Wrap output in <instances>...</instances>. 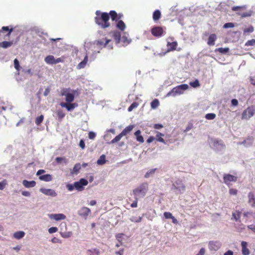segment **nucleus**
I'll use <instances>...</instances> for the list:
<instances>
[{
    "mask_svg": "<svg viewBox=\"0 0 255 255\" xmlns=\"http://www.w3.org/2000/svg\"><path fill=\"white\" fill-rule=\"evenodd\" d=\"M96 16L95 17V23L101 28L105 29L110 26L109 22L110 14V12H101L97 10L95 12Z\"/></svg>",
    "mask_w": 255,
    "mask_h": 255,
    "instance_id": "nucleus-1",
    "label": "nucleus"
},
{
    "mask_svg": "<svg viewBox=\"0 0 255 255\" xmlns=\"http://www.w3.org/2000/svg\"><path fill=\"white\" fill-rule=\"evenodd\" d=\"M110 14L112 20L116 22V28L121 31H124L126 25L125 22L121 20L123 17V14L122 13H117L115 10H111Z\"/></svg>",
    "mask_w": 255,
    "mask_h": 255,
    "instance_id": "nucleus-2",
    "label": "nucleus"
},
{
    "mask_svg": "<svg viewBox=\"0 0 255 255\" xmlns=\"http://www.w3.org/2000/svg\"><path fill=\"white\" fill-rule=\"evenodd\" d=\"M148 189V185L147 183H143L139 186L133 190V194L135 198L143 197L145 196Z\"/></svg>",
    "mask_w": 255,
    "mask_h": 255,
    "instance_id": "nucleus-3",
    "label": "nucleus"
},
{
    "mask_svg": "<svg viewBox=\"0 0 255 255\" xmlns=\"http://www.w3.org/2000/svg\"><path fill=\"white\" fill-rule=\"evenodd\" d=\"M70 91L71 90L69 88H63L61 90L60 95L65 96L66 103H71L74 100V92L70 93Z\"/></svg>",
    "mask_w": 255,
    "mask_h": 255,
    "instance_id": "nucleus-4",
    "label": "nucleus"
},
{
    "mask_svg": "<svg viewBox=\"0 0 255 255\" xmlns=\"http://www.w3.org/2000/svg\"><path fill=\"white\" fill-rule=\"evenodd\" d=\"M189 86L187 84H184L177 86L172 89L169 92L168 95L172 94L173 96H175L176 95H180L184 93V91L188 89Z\"/></svg>",
    "mask_w": 255,
    "mask_h": 255,
    "instance_id": "nucleus-5",
    "label": "nucleus"
},
{
    "mask_svg": "<svg viewBox=\"0 0 255 255\" xmlns=\"http://www.w3.org/2000/svg\"><path fill=\"white\" fill-rule=\"evenodd\" d=\"M255 114V106H251L245 110L242 114V119L249 120Z\"/></svg>",
    "mask_w": 255,
    "mask_h": 255,
    "instance_id": "nucleus-6",
    "label": "nucleus"
},
{
    "mask_svg": "<svg viewBox=\"0 0 255 255\" xmlns=\"http://www.w3.org/2000/svg\"><path fill=\"white\" fill-rule=\"evenodd\" d=\"M166 28L161 26H155L151 28V33L152 35L156 37H160L166 33Z\"/></svg>",
    "mask_w": 255,
    "mask_h": 255,
    "instance_id": "nucleus-7",
    "label": "nucleus"
},
{
    "mask_svg": "<svg viewBox=\"0 0 255 255\" xmlns=\"http://www.w3.org/2000/svg\"><path fill=\"white\" fill-rule=\"evenodd\" d=\"M11 31L12 29H9L8 26H3L0 30V40L8 39Z\"/></svg>",
    "mask_w": 255,
    "mask_h": 255,
    "instance_id": "nucleus-8",
    "label": "nucleus"
},
{
    "mask_svg": "<svg viewBox=\"0 0 255 255\" xmlns=\"http://www.w3.org/2000/svg\"><path fill=\"white\" fill-rule=\"evenodd\" d=\"M45 172V171L43 169H39L36 172V175L39 176V179L41 181L45 182H49L52 180V176L49 174L45 175H41Z\"/></svg>",
    "mask_w": 255,
    "mask_h": 255,
    "instance_id": "nucleus-9",
    "label": "nucleus"
},
{
    "mask_svg": "<svg viewBox=\"0 0 255 255\" xmlns=\"http://www.w3.org/2000/svg\"><path fill=\"white\" fill-rule=\"evenodd\" d=\"M237 177L230 174H225L223 176L224 182L228 186L231 185V182H236L237 181Z\"/></svg>",
    "mask_w": 255,
    "mask_h": 255,
    "instance_id": "nucleus-10",
    "label": "nucleus"
},
{
    "mask_svg": "<svg viewBox=\"0 0 255 255\" xmlns=\"http://www.w3.org/2000/svg\"><path fill=\"white\" fill-rule=\"evenodd\" d=\"M88 183V181L84 178H82L79 181L74 183L75 188L79 191H82L84 189V186L87 185Z\"/></svg>",
    "mask_w": 255,
    "mask_h": 255,
    "instance_id": "nucleus-11",
    "label": "nucleus"
},
{
    "mask_svg": "<svg viewBox=\"0 0 255 255\" xmlns=\"http://www.w3.org/2000/svg\"><path fill=\"white\" fill-rule=\"evenodd\" d=\"M60 105L62 108H65L68 111H72L78 106L77 103L61 102Z\"/></svg>",
    "mask_w": 255,
    "mask_h": 255,
    "instance_id": "nucleus-12",
    "label": "nucleus"
},
{
    "mask_svg": "<svg viewBox=\"0 0 255 255\" xmlns=\"http://www.w3.org/2000/svg\"><path fill=\"white\" fill-rule=\"evenodd\" d=\"M110 39L105 38L104 40L102 39L98 40L95 41V44L93 45V48L96 49V47H105L106 45L111 41Z\"/></svg>",
    "mask_w": 255,
    "mask_h": 255,
    "instance_id": "nucleus-13",
    "label": "nucleus"
},
{
    "mask_svg": "<svg viewBox=\"0 0 255 255\" xmlns=\"http://www.w3.org/2000/svg\"><path fill=\"white\" fill-rule=\"evenodd\" d=\"M221 244L219 241H210L209 242V249L210 251H216L221 247Z\"/></svg>",
    "mask_w": 255,
    "mask_h": 255,
    "instance_id": "nucleus-14",
    "label": "nucleus"
},
{
    "mask_svg": "<svg viewBox=\"0 0 255 255\" xmlns=\"http://www.w3.org/2000/svg\"><path fill=\"white\" fill-rule=\"evenodd\" d=\"M39 190L41 193L47 196L54 197L57 195V194L55 190L51 189L41 188Z\"/></svg>",
    "mask_w": 255,
    "mask_h": 255,
    "instance_id": "nucleus-15",
    "label": "nucleus"
},
{
    "mask_svg": "<svg viewBox=\"0 0 255 255\" xmlns=\"http://www.w3.org/2000/svg\"><path fill=\"white\" fill-rule=\"evenodd\" d=\"M242 212L239 210H235L232 212V217L231 220H234L236 222H241V217Z\"/></svg>",
    "mask_w": 255,
    "mask_h": 255,
    "instance_id": "nucleus-16",
    "label": "nucleus"
},
{
    "mask_svg": "<svg viewBox=\"0 0 255 255\" xmlns=\"http://www.w3.org/2000/svg\"><path fill=\"white\" fill-rule=\"evenodd\" d=\"M91 213V210L87 207H84L82 208L78 212L80 216L86 217L88 216Z\"/></svg>",
    "mask_w": 255,
    "mask_h": 255,
    "instance_id": "nucleus-17",
    "label": "nucleus"
},
{
    "mask_svg": "<svg viewBox=\"0 0 255 255\" xmlns=\"http://www.w3.org/2000/svg\"><path fill=\"white\" fill-rule=\"evenodd\" d=\"M177 45H178V43L176 41H173L172 42H167V52H170V51L175 50L177 48Z\"/></svg>",
    "mask_w": 255,
    "mask_h": 255,
    "instance_id": "nucleus-18",
    "label": "nucleus"
},
{
    "mask_svg": "<svg viewBox=\"0 0 255 255\" xmlns=\"http://www.w3.org/2000/svg\"><path fill=\"white\" fill-rule=\"evenodd\" d=\"M248 244L245 241H242L241 243L242 252L243 255H249L250 254V251L247 248Z\"/></svg>",
    "mask_w": 255,
    "mask_h": 255,
    "instance_id": "nucleus-19",
    "label": "nucleus"
},
{
    "mask_svg": "<svg viewBox=\"0 0 255 255\" xmlns=\"http://www.w3.org/2000/svg\"><path fill=\"white\" fill-rule=\"evenodd\" d=\"M217 39V35L215 34H211L209 35L207 44L209 46H213L215 45V42Z\"/></svg>",
    "mask_w": 255,
    "mask_h": 255,
    "instance_id": "nucleus-20",
    "label": "nucleus"
},
{
    "mask_svg": "<svg viewBox=\"0 0 255 255\" xmlns=\"http://www.w3.org/2000/svg\"><path fill=\"white\" fill-rule=\"evenodd\" d=\"M22 184L25 187L30 188L35 186L36 183V182L34 180L29 181L26 180H24L22 181Z\"/></svg>",
    "mask_w": 255,
    "mask_h": 255,
    "instance_id": "nucleus-21",
    "label": "nucleus"
},
{
    "mask_svg": "<svg viewBox=\"0 0 255 255\" xmlns=\"http://www.w3.org/2000/svg\"><path fill=\"white\" fill-rule=\"evenodd\" d=\"M249 203L252 206H255V197L254 193L252 192L248 194Z\"/></svg>",
    "mask_w": 255,
    "mask_h": 255,
    "instance_id": "nucleus-22",
    "label": "nucleus"
},
{
    "mask_svg": "<svg viewBox=\"0 0 255 255\" xmlns=\"http://www.w3.org/2000/svg\"><path fill=\"white\" fill-rule=\"evenodd\" d=\"M113 37L116 41V43H120L121 40V32L118 31H114L113 32Z\"/></svg>",
    "mask_w": 255,
    "mask_h": 255,
    "instance_id": "nucleus-23",
    "label": "nucleus"
},
{
    "mask_svg": "<svg viewBox=\"0 0 255 255\" xmlns=\"http://www.w3.org/2000/svg\"><path fill=\"white\" fill-rule=\"evenodd\" d=\"M44 61L48 64H55V58L53 55L47 56Z\"/></svg>",
    "mask_w": 255,
    "mask_h": 255,
    "instance_id": "nucleus-24",
    "label": "nucleus"
},
{
    "mask_svg": "<svg viewBox=\"0 0 255 255\" xmlns=\"http://www.w3.org/2000/svg\"><path fill=\"white\" fill-rule=\"evenodd\" d=\"M134 126L133 125H129L125 129L123 130V131L121 132V133L123 135H126L127 134L129 133L133 129Z\"/></svg>",
    "mask_w": 255,
    "mask_h": 255,
    "instance_id": "nucleus-25",
    "label": "nucleus"
},
{
    "mask_svg": "<svg viewBox=\"0 0 255 255\" xmlns=\"http://www.w3.org/2000/svg\"><path fill=\"white\" fill-rule=\"evenodd\" d=\"M141 131L140 130H137L134 133V135L136 136V140L140 143H143L144 142V139L143 136L140 135Z\"/></svg>",
    "mask_w": 255,
    "mask_h": 255,
    "instance_id": "nucleus-26",
    "label": "nucleus"
},
{
    "mask_svg": "<svg viewBox=\"0 0 255 255\" xmlns=\"http://www.w3.org/2000/svg\"><path fill=\"white\" fill-rule=\"evenodd\" d=\"M51 217H52L56 221L64 220L66 218V216L63 214H52Z\"/></svg>",
    "mask_w": 255,
    "mask_h": 255,
    "instance_id": "nucleus-27",
    "label": "nucleus"
},
{
    "mask_svg": "<svg viewBox=\"0 0 255 255\" xmlns=\"http://www.w3.org/2000/svg\"><path fill=\"white\" fill-rule=\"evenodd\" d=\"M161 14L159 10H155L153 13V19L154 21H156L159 20L161 17Z\"/></svg>",
    "mask_w": 255,
    "mask_h": 255,
    "instance_id": "nucleus-28",
    "label": "nucleus"
},
{
    "mask_svg": "<svg viewBox=\"0 0 255 255\" xmlns=\"http://www.w3.org/2000/svg\"><path fill=\"white\" fill-rule=\"evenodd\" d=\"M175 185H178L177 187H176V189L179 190H185V186L182 183V181L180 180L177 181L173 184L174 186H175Z\"/></svg>",
    "mask_w": 255,
    "mask_h": 255,
    "instance_id": "nucleus-29",
    "label": "nucleus"
},
{
    "mask_svg": "<svg viewBox=\"0 0 255 255\" xmlns=\"http://www.w3.org/2000/svg\"><path fill=\"white\" fill-rule=\"evenodd\" d=\"M164 134L160 132L157 131L155 138L156 139V140L158 141L165 143L164 139L162 138V137L164 136Z\"/></svg>",
    "mask_w": 255,
    "mask_h": 255,
    "instance_id": "nucleus-30",
    "label": "nucleus"
},
{
    "mask_svg": "<svg viewBox=\"0 0 255 255\" xmlns=\"http://www.w3.org/2000/svg\"><path fill=\"white\" fill-rule=\"evenodd\" d=\"M88 61V56L86 55L84 59L78 65V68L79 69L83 68L86 66Z\"/></svg>",
    "mask_w": 255,
    "mask_h": 255,
    "instance_id": "nucleus-31",
    "label": "nucleus"
},
{
    "mask_svg": "<svg viewBox=\"0 0 255 255\" xmlns=\"http://www.w3.org/2000/svg\"><path fill=\"white\" fill-rule=\"evenodd\" d=\"M56 113L59 121H61L65 116V114L61 110H57Z\"/></svg>",
    "mask_w": 255,
    "mask_h": 255,
    "instance_id": "nucleus-32",
    "label": "nucleus"
},
{
    "mask_svg": "<svg viewBox=\"0 0 255 255\" xmlns=\"http://www.w3.org/2000/svg\"><path fill=\"white\" fill-rule=\"evenodd\" d=\"M106 162V156L104 154L102 155L99 159L97 161V163L98 165H103Z\"/></svg>",
    "mask_w": 255,
    "mask_h": 255,
    "instance_id": "nucleus-33",
    "label": "nucleus"
},
{
    "mask_svg": "<svg viewBox=\"0 0 255 255\" xmlns=\"http://www.w3.org/2000/svg\"><path fill=\"white\" fill-rule=\"evenodd\" d=\"M150 105H151V108L152 109H155L157 108L158 107V106L159 105V100L157 99L153 100L151 102Z\"/></svg>",
    "mask_w": 255,
    "mask_h": 255,
    "instance_id": "nucleus-34",
    "label": "nucleus"
},
{
    "mask_svg": "<svg viewBox=\"0 0 255 255\" xmlns=\"http://www.w3.org/2000/svg\"><path fill=\"white\" fill-rule=\"evenodd\" d=\"M87 252L89 255H99L100 252L97 249H93L88 250Z\"/></svg>",
    "mask_w": 255,
    "mask_h": 255,
    "instance_id": "nucleus-35",
    "label": "nucleus"
},
{
    "mask_svg": "<svg viewBox=\"0 0 255 255\" xmlns=\"http://www.w3.org/2000/svg\"><path fill=\"white\" fill-rule=\"evenodd\" d=\"M12 45V42L9 41H3L0 42V47L4 48H6L10 47Z\"/></svg>",
    "mask_w": 255,
    "mask_h": 255,
    "instance_id": "nucleus-36",
    "label": "nucleus"
},
{
    "mask_svg": "<svg viewBox=\"0 0 255 255\" xmlns=\"http://www.w3.org/2000/svg\"><path fill=\"white\" fill-rule=\"evenodd\" d=\"M81 168V166L80 163L76 164L73 167V171L72 173L73 174H77L80 170Z\"/></svg>",
    "mask_w": 255,
    "mask_h": 255,
    "instance_id": "nucleus-37",
    "label": "nucleus"
},
{
    "mask_svg": "<svg viewBox=\"0 0 255 255\" xmlns=\"http://www.w3.org/2000/svg\"><path fill=\"white\" fill-rule=\"evenodd\" d=\"M121 41L124 43H125L126 44H129L130 42L131 41V39L129 38L128 36H127L125 35H124L122 38H121Z\"/></svg>",
    "mask_w": 255,
    "mask_h": 255,
    "instance_id": "nucleus-38",
    "label": "nucleus"
},
{
    "mask_svg": "<svg viewBox=\"0 0 255 255\" xmlns=\"http://www.w3.org/2000/svg\"><path fill=\"white\" fill-rule=\"evenodd\" d=\"M215 51H218L222 54H225V53H228L229 51V48L228 47H227V48L220 47V48H218L216 49L215 50Z\"/></svg>",
    "mask_w": 255,
    "mask_h": 255,
    "instance_id": "nucleus-39",
    "label": "nucleus"
},
{
    "mask_svg": "<svg viewBox=\"0 0 255 255\" xmlns=\"http://www.w3.org/2000/svg\"><path fill=\"white\" fill-rule=\"evenodd\" d=\"M123 136H124L120 133L119 135L116 136L113 139H112L111 140V141L110 142H109V143L113 144L116 142H117L121 140V138Z\"/></svg>",
    "mask_w": 255,
    "mask_h": 255,
    "instance_id": "nucleus-40",
    "label": "nucleus"
},
{
    "mask_svg": "<svg viewBox=\"0 0 255 255\" xmlns=\"http://www.w3.org/2000/svg\"><path fill=\"white\" fill-rule=\"evenodd\" d=\"M43 119H44V116L43 115H41L39 117H38L37 118H36L35 119V124L37 126H39L41 123L43 122Z\"/></svg>",
    "mask_w": 255,
    "mask_h": 255,
    "instance_id": "nucleus-41",
    "label": "nucleus"
},
{
    "mask_svg": "<svg viewBox=\"0 0 255 255\" xmlns=\"http://www.w3.org/2000/svg\"><path fill=\"white\" fill-rule=\"evenodd\" d=\"M216 114L214 113H209L205 115V118L209 120H214L216 118Z\"/></svg>",
    "mask_w": 255,
    "mask_h": 255,
    "instance_id": "nucleus-42",
    "label": "nucleus"
},
{
    "mask_svg": "<svg viewBox=\"0 0 255 255\" xmlns=\"http://www.w3.org/2000/svg\"><path fill=\"white\" fill-rule=\"evenodd\" d=\"M138 106V103H137L136 102H133L130 105V106L128 108V112H131V111L133 110V109L137 108Z\"/></svg>",
    "mask_w": 255,
    "mask_h": 255,
    "instance_id": "nucleus-43",
    "label": "nucleus"
},
{
    "mask_svg": "<svg viewBox=\"0 0 255 255\" xmlns=\"http://www.w3.org/2000/svg\"><path fill=\"white\" fill-rule=\"evenodd\" d=\"M60 235L64 238H68L72 236V233L71 232H62Z\"/></svg>",
    "mask_w": 255,
    "mask_h": 255,
    "instance_id": "nucleus-44",
    "label": "nucleus"
},
{
    "mask_svg": "<svg viewBox=\"0 0 255 255\" xmlns=\"http://www.w3.org/2000/svg\"><path fill=\"white\" fill-rule=\"evenodd\" d=\"M245 45L247 46L255 45V39H253L248 40L245 43Z\"/></svg>",
    "mask_w": 255,
    "mask_h": 255,
    "instance_id": "nucleus-45",
    "label": "nucleus"
},
{
    "mask_svg": "<svg viewBox=\"0 0 255 255\" xmlns=\"http://www.w3.org/2000/svg\"><path fill=\"white\" fill-rule=\"evenodd\" d=\"M190 85L194 88L200 86L199 82L198 80H196L194 82H190Z\"/></svg>",
    "mask_w": 255,
    "mask_h": 255,
    "instance_id": "nucleus-46",
    "label": "nucleus"
},
{
    "mask_svg": "<svg viewBox=\"0 0 255 255\" xmlns=\"http://www.w3.org/2000/svg\"><path fill=\"white\" fill-rule=\"evenodd\" d=\"M141 219H142V217H139L138 218L134 217H132L130 218V221L131 222L138 223V222H141Z\"/></svg>",
    "mask_w": 255,
    "mask_h": 255,
    "instance_id": "nucleus-47",
    "label": "nucleus"
},
{
    "mask_svg": "<svg viewBox=\"0 0 255 255\" xmlns=\"http://www.w3.org/2000/svg\"><path fill=\"white\" fill-rule=\"evenodd\" d=\"M25 235V233L23 231L17 232V239H20L23 238Z\"/></svg>",
    "mask_w": 255,
    "mask_h": 255,
    "instance_id": "nucleus-48",
    "label": "nucleus"
},
{
    "mask_svg": "<svg viewBox=\"0 0 255 255\" xmlns=\"http://www.w3.org/2000/svg\"><path fill=\"white\" fill-rule=\"evenodd\" d=\"M254 30V27L252 26H251L247 28H245L244 30V33H251L253 32Z\"/></svg>",
    "mask_w": 255,
    "mask_h": 255,
    "instance_id": "nucleus-49",
    "label": "nucleus"
},
{
    "mask_svg": "<svg viewBox=\"0 0 255 255\" xmlns=\"http://www.w3.org/2000/svg\"><path fill=\"white\" fill-rule=\"evenodd\" d=\"M7 184V182L5 180H3L2 182H0V190H3L5 185Z\"/></svg>",
    "mask_w": 255,
    "mask_h": 255,
    "instance_id": "nucleus-50",
    "label": "nucleus"
},
{
    "mask_svg": "<svg viewBox=\"0 0 255 255\" xmlns=\"http://www.w3.org/2000/svg\"><path fill=\"white\" fill-rule=\"evenodd\" d=\"M124 235V234H118L116 235V239L118 240L119 242L122 243V238Z\"/></svg>",
    "mask_w": 255,
    "mask_h": 255,
    "instance_id": "nucleus-51",
    "label": "nucleus"
},
{
    "mask_svg": "<svg viewBox=\"0 0 255 255\" xmlns=\"http://www.w3.org/2000/svg\"><path fill=\"white\" fill-rule=\"evenodd\" d=\"M233 27H234V24L232 22H228L224 25V27L225 28H232Z\"/></svg>",
    "mask_w": 255,
    "mask_h": 255,
    "instance_id": "nucleus-52",
    "label": "nucleus"
},
{
    "mask_svg": "<svg viewBox=\"0 0 255 255\" xmlns=\"http://www.w3.org/2000/svg\"><path fill=\"white\" fill-rule=\"evenodd\" d=\"M58 231L57 227H51L48 229V232L50 234H52Z\"/></svg>",
    "mask_w": 255,
    "mask_h": 255,
    "instance_id": "nucleus-53",
    "label": "nucleus"
},
{
    "mask_svg": "<svg viewBox=\"0 0 255 255\" xmlns=\"http://www.w3.org/2000/svg\"><path fill=\"white\" fill-rule=\"evenodd\" d=\"M163 215L166 219H171L173 216L171 213L168 212H164Z\"/></svg>",
    "mask_w": 255,
    "mask_h": 255,
    "instance_id": "nucleus-54",
    "label": "nucleus"
},
{
    "mask_svg": "<svg viewBox=\"0 0 255 255\" xmlns=\"http://www.w3.org/2000/svg\"><path fill=\"white\" fill-rule=\"evenodd\" d=\"M64 57H62L60 58H58L57 59H55V64L60 63V62H63L64 61Z\"/></svg>",
    "mask_w": 255,
    "mask_h": 255,
    "instance_id": "nucleus-55",
    "label": "nucleus"
},
{
    "mask_svg": "<svg viewBox=\"0 0 255 255\" xmlns=\"http://www.w3.org/2000/svg\"><path fill=\"white\" fill-rule=\"evenodd\" d=\"M229 193L231 195H236L238 193V190L236 189L231 188L229 190Z\"/></svg>",
    "mask_w": 255,
    "mask_h": 255,
    "instance_id": "nucleus-56",
    "label": "nucleus"
},
{
    "mask_svg": "<svg viewBox=\"0 0 255 255\" xmlns=\"http://www.w3.org/2000/svg\"><path fill=\"white\" fill-rule=\"evenodd\" d=\"M89 138L91 139H93L96 137V133L93 131H90L88 134Z\"/></svg>",
    "mask_w": 255,
    "mask_h": 255,
    "instance_id": "nucleus-57",
    "label": "nucleus"
},
{
    "mask_svg": "<svg viewBox=\"0 0 255 255\" xmlns=\"http://www.w3.org/2000/svg\"><path fill=\"white\" fill-rule=\"evenodd\" d=\"M137 201H138V199L137 198H135L134 201L133 202V203H132L131 204L130 206L132 208H136V207H137Z\"/></svg>",
    "mask_w": 255,
    "mask_h": 255,
    "instance_id": "nucleus-58",
    "label": "nucleus"
},
{
    "mask_svg": "<svg viewBox=\"0 0 255 255\" xmlns=\"http://www.w3.org/2000/svg\"><path fill=\"white\" fill-rule=\"evenodd\" d=\"M66 187H67V188L68 189V190L70 191H71L73 190L74 189H75L74 184H67Z\"/></svg>",
    "mask_w": 255,
    "mask_h": 255,
    "instance_id": "nucleus-59",
    "label": "nucleus"
},
{
    "mask_svg": "<svg viewBox=\"0 0 255 255\" xmlns=\"http://www.w3.org/2000/svg\"><path fill=\"white\" fill-rule=\"evenodd\" d=\"M232 105L234 106H237L238 105V101L237 99H234L231 101Z\"/></svg>",
    "mask_w": 255,
    "mask_h": 255,
    "instance_id": "nucleus-60",
    "label": "nucleus"
},
{
    "mask_svg": "<svg viewBox=\"0 0 255 255\" xmlns=\"http://www.w3.org/2000/svg\"><path fill=\"white\" fill-rule=\"evenodd\" d=\"M250 81L252 85L255 86V76H251L250 77Z\"/></svg>",
    "mask_w": 255,
    "mask_h": 255,
    "instance_id": "nucleus-61",
    "label": "nucleus"
},
{
    "mask_svg": "<svg viewBox=\"0 0 255 255\" xmlns=\"http://www.w3.org/2000/svg\"><path fill=\"white\" fill-rule=\"evenodd\" d=\"M153 128L155 129H159L162 128L163 126L161 124H154L153 126Z\"/></svg>",
    "mask_w": 255,
    "mask_h": 255,
    "instance_id": "nucleus-62",
    "label": "nucleus"
},
{
    "mask_svg": "<svg viewBox=\"0 0 255 255\" xmlns=\"http://www.w3.org/2000/svg\"><path fill=\"white\" fill-rule=\"evenodd\" d=\"M21 194L23 196H26V197H29L30 196V193L28 191H24L21 192Z\"/></svg>",
    "mask_w": 255,
    "mask_h": 255,
    "instance_id": "nucleus-63",
    "label": "nucleus"
},
{
    "mask_svg": "<svg viewBox=\"0 0 255 255\" xmlns=\"http://www.w3.org/2000/svg\"><path fill=\"white\" fill-rule=\"evenodd\" d=\"M205 253V249L204 248H202L200 249L198 254H197L196 255H204Z\"/></svg>",
    "mask_w": 255,
    "mask_h": 255,
    "instance_id": "nucleus-64",
    "label": "nucleus"
}]
</instances>
